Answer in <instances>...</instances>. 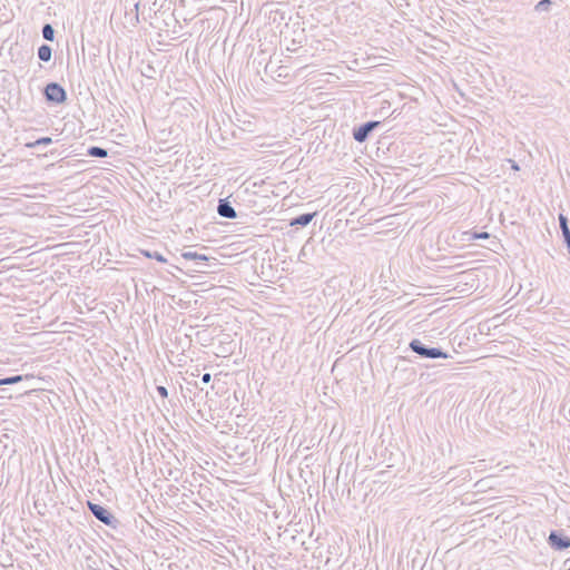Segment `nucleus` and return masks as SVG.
Here are the masks:
<instances>
[{
	"mask_svg": "<svg viewBox=\"0 0 570 570\" xmlns=\"http://www.w3.org/2000/svg\"><path fill=\"white\" fill-rule=\"evenodd\" d=\"M548 543L554 550L561 551L570 548V538L560 531L553 530L548 537Z\"/></svg>",
	"mask_w": 570,
	"mask_h": 570,
	"instance_id": "obj_5",
	"label": "nucleus"
},
{
	"mask_svg": "<svg viewBox=\"0 0 570 570\" xmlns=\"http://www.w3.org/2000/svg\"><path fill=\"white\" fill-rule=\"evenodd\" d=\"M510 161L512 163V168H513L514 170H519V166H518V164H517L515 161H513V160H510Z\"/></svg>",
	"mask_w": 570,
	"mask_h": 570,
	"instance_id": "obj_21",
	"label": "nucleus"
},
{
	"mask_svg": "<svg viewBox=\"0 0 570 570\" xmlns=\"http://www.w3.org/2000/svg\"><path fill=\"white\" fill-rule=\"evenodd\" d=\"M183 258L187 259V261H207V256L206 255H203V254H198L196 252H190V250H187V252H184L181 254Z\"/></svg>",
	"mask_w": 570,
	"mask_h": 570,
	"instance_id": "obj_12",
	"label": "nucleus"
},
{
	"mask_svg": "<svg viewBox=\"0 0 570 570\" xmlns=\"http://www.w3.org/2000/svg\"><path fill=\"white\" fill-rule=\"evenodd\" d=\"M316 214H317L316 212L302 214V215L291 219L289 226H296V225H299L303 227L307 226L313 220V218L316 216Z\"/></svg>",
	"mask_w": 570,
	"mask_h": 570,
	"instance_id": "obj_8",
	"label": "nucleus"
},
{
	"mask_svg": "<svg viewBox=\"0 0 570 570\" xmlns=\"http://www.w3.org/2000/svg\"><path fill=\"white\" fill-rule=\"evenodd\" d=\"M42 37L48 40V41H53L55 39V29L52 28L51 24L49 23H46L43 27H42Z\"/></svg>",
	"mask_w": 570,
	"mask_h": 570,
	"instance_id": "obj_15",
	"label": "nucleus"
},
{
	"mask_svg": "<svg viewBox=\"0 0 570 570\" xmlns=\"http://www.w3.org/2000/svg\"><path fill=\"white\" fill-rule=\"evenodd\" d=\"M51 56H52V49L50 46L48 45H41L39 48H38V58L43 61V62H48L50 61L51 59Z\"/></svg>",
	"mask_w": 570,
	"mask_h": 570,
	"instance_id": "obj_9",
	"label": "nucleus"
},
{
	"mask_svg": "<svg viewBox=\"0 0 570 570\" xmlns=\"http://www.w3.org/2000/svg\"><path fill=\"white\" fill-rule=\"evenodd\" d=\"M156 390L163 399H166L168 396V390L165 386L158 385Z\"/></svg>",
	"mask_w": 570,
	"mask_h": 570,
	"instance_id": "obj_19",
	"label": "nucleus"
},
{
	"mask_svg": "<svg viewBox=\"0 0 570 570\" xmlns=\"http://www.w3.org/2000/svg\"><path fill=\"white\" fill-rule=\"evenodd\" d=\"M559 224H560V228H561V232H562L564 244H566V246L568 248V252L570 254V229H569V226H568V218L563 214L559 215Z\"/></svg>",
	"mask_w": 570,
	"mask_h": 570,
	"instance_id": "obj_7",
	"label": "nucleus"
},
{
	"mask_svg": "<svg viewBox=\"0 0 570 570\" xmlns=\"http://www.w3.org/2000/svg\"><path fill=\"white\" fill-rule=\"evenodd\" d=\"M29 377H32V375H13V376H8V377H4V379H0V386L1 385H12V384H17V383H20L22 382L24 379H29Z\"/></svg>",
	"mask_w": 570,
	"mask_h": 570,
	"instance_id": "obj_11",
	"label": "nucleus"
},
{
	"mask_svg": "<svg viewBox=\"0 0 570 570\" xmlns=\"http://www.w3.org/2000/svg\"><path fill=\"white\" fill-rule=\"evenodd\" d=\"M141 253L144 256H146L148 258H154L160 263L167 262V259L158 252L142 250Z\"/></svg>",
	"mask_w": 570,
	"mask_h": 570,
	"instance_id": "obj_16",
	"label": "nucleus"
},
{
	"mask_svg": "<svg viewBox=\"0 0 570 570\" xmlns=\"http://www.w3.org/2000/svg\"><path fill=\"white\" fill-rule=\"evenodd\" d=\"M138 8H139V2H135L134 3V9H131L130 11H127L126 12V17L128 16H132L131 18V22L132 24H136L139 22V18H138Z\"/></svg>",
	"mask_w": 570,
	"mask_h": 570,
	"instance_id": "obj_18",
	"label": "nucleus"
},
{
	"mask_svg": "<svg viewBox=\"0 0 570 570\" xmlns=\"http://www.w3.org/2000/svg\"><path fill=\"white\" fill-rule=\"evenodd\" d=\"M43 96L48 102L63 104L67 100V91L58 82H49L43 89Z\"/></svg>",
	"mask_w": 570,
	"mask_h": 570,
	"instance_id": "obj_3",
	"label": "nucleus"
},
{
	"mask_svg": "<svg viewBox=\"0 0 570 570\" xmlns=\"http://www.w3.org/2000/svg\"><path fill=\"white\" fill-rule=\"evenodd\" d=\"M217 213L220 217L228 219H234L237 217L235 208L232 206L230 202L227 198L219 199Z\"/></svg>",
	"mask_w": 570,
	"mask_h": 570,
	"instance_id": "obj_6",
	"label": "nucleus"
},
{
	"mask_svg": "<svg viewBox=\"0 0 570 570\" xmlns=\"http://www.w3.org/2000/svg\"><path fill=\"white\" fill-rule=\"evenodd\" d=\"M381 125V121L371 120L353 129V138L357 142H364L370 134Z\"/></svg>",
	"mask_w": 570,
	"mask_h": 570,
	"instance_id": "obj_4",
	"label": "nucleus"
},
{
	"mask_svg": "<svg viewBox=\"0 0 570 570\" xmlns=\"http://www.w3.org/2000/svg\"><path fill=\"white\" fill-rule=\"evenodd\" d=\"M148 73H150V70H147V73H144L145 77H149Z\"/></svg>",
	"mask_w": 570,
	"mask_h": 570,
	"instance_id": "obj_23",
	"label": "nucleus"
},
{
	"mask_svg": "<svg viewBox=\"0 0 570 570\" xmlns=\"http://www.w3.org/2000/svg\"><path fill=\"white\" fill-rule=\"evenodd\" d=\"M148 73H150V70H147V73H144L145 77H149Z\"/></svg>",
	"mask_w": 570,
	"mask_h": 570,
	"instance_id": "obj_22",
	"label": "nucleus"
},
{
	"mask_svg": "<svg viewBox=\"0 0 570 570\" xmlns=\"http://www.w3.org/2000/svg\"><path fill=\"white\" fill-rule=\"evenodd\" d=\"M210 380H212V375L209 373L203 374V376H202V382L203 383L207 384V383L210 382Z\"/></svg>",
	"mask_w": 570,
	"mask_h": 570,
	"instance_id": "obj_20",
	"label": "nucleus"
},
{
	"mask_svg": "<svg viewBox=\"0 0 570 570\" xmlns=\"http://www.w3.org/2000/svg\"><path fill=\"white\" fill-rule=\"evenodd\" d=\"M410 350L420 355L423 358H446L449 357V354L443 352L439 347H429L425 344H423L420 340L414 338L409 344Z\"/></svg>",
	"mask_w": 570,
	"mask_h": 570,
	"instance_id": "obj_1",
	"label": "nucleus"
},
{
	"mask_svg": "<svg viewBox=\"0 0 570 570\" xmlns=\"http://www.w3.org/2000/svg\"><path fill=\"white\" fill-rule=\"evenodd\" d=\"M87 155L96 158H105L108 156L107 149L99 146H91L87 150Z\"/></svg>",
	"mask_w": 570,
	"mask_h": 570,
	"instance_id": "obj_10",
	"label": "nucleus"
},
{
	"mask_svg": "<svg viewBox=\"0 0 570 570\" xmlns=\"http://www.w3.org/2000/svg\"><path fill=\"white\" fill-rule=\"evenodd\" d=\"M469 237L468 240L488 239L490 234L487 232H468L465 233Z\"/></svg>",
	"mask_w": 570,
	"mask_h": 570,
	"instance_id": "obj_14",
	"label": "nucleus"
},
{
	"mask_svg": "<svg viewBox=\"0 0 570 570\" xmlns=\"http://www.w3.org/2000/svg\"><path fill=\"white\" fill-rule=\"evenodd\" d=\"M552 4L551 0H540L535 7L534 10L538 12L548 11Z\"/></svg>",
	"mask_w": 570,
	"mask_h": 570,
	"instance_id": "obj_17",
	"label": "nucleus"
},
{
	"mask_svg": "<svg viewBox=\"0 0 570 570\" xmlns=\"http://www.w3.org/2000/svg\"><path fill=\"white\" fill-rule=\"evenodd\" d=\"M87 505L92 515L104 524L115 529L119 523V521L105 507L91 501H88Z\"/></svg>",
	"mask_w": 570,
	"mask_h": 570,
	"instance_id": "obj_2",
	"label": "nucleus"
},
{
	"mask_svg": "<svg viewBox=\"0 0 570 570\" xmlns=\"http://www.w3.org/2000/svg\"><path fill=\"white\" fill-rule=\"evenodd\" d=\"M52 144V138L51 137H41L32 142H28L26 144V147L28 148H37L39 146H48Z\"/></svg>",
	"mask_w": 570,
	"mask_h": 570,
	"instance_id": "obj_13",
	"label": "nucleus"
}]
</instances>
